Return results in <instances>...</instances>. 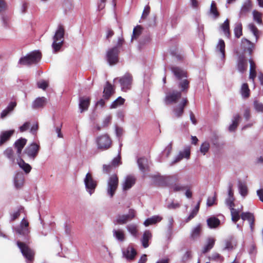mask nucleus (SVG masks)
I'll list each match as a JSON object with an SVG mask.
<instances>
[{
	"instance_id": "1",
	"label": "nucleus",
	"mask_w": 263,
	"mask_h": 263,
	"mask_svg": "<svg viewBox=\"0 0 263 263\" xmlns=\"http://www.w3.org/2000/svg\"><path fill=\"white\" fill-rule=\"evenodd\" d=\"M29 224L28 221L24 218L21 220L20 225L14 229V231L20 238L22 237L17 241V245L21 253L26 259L27 263H32L34 258V252L25 243L30 238V231Z\"/></svg>"
},
{
	"instance_id": "2",
	"label": "nucleus",
	"mask_w": 263,
	"mask_h": 263,
	"mask_svg": "<svg viewBox=\"0 0 263 263\" xmlns=\"http://www.w3.org/2000/svg\"><path fill=\"white\" fill-rule=\"evenodd\" d=\"M65 29L63 25L58 26L54 34L52 37L51 47L52 52L56 53L59 51L63 45L64 41Z\"/></svg>"
},
{
	"instance_id": "3",
	"label": "nucleus",
	"mask_w": 263,
	"mask_h": 263,
	"mask_svg": "<svg viewBox=\"0 0 263 263\" xmlns=\"http://www.w3.org/2000/svg\"><path fill=\"white\" fill-rule=\"evenodd\" d=\"M171 71L177 79L180 81L178 83V87L180 88L181 92H187L189 87V81L186 79V72L178 67H172Z\"/></svg>"
},
{
	"instance_id": "4",
	"label": "nucleus",
	"mask_w": 263,
	"mask_h": 263,
	"mask_svg": "<svg viewBox=\"0 0 263 263\" xmlns=\"http://www.w3.org/2000/svg\"><path fill=\"white\" fill-rule=\"evenodd\" d=\"M41 59V53L39 51H33L21 58L18 62L20 65H30L37 63Z\"/></svg>"
},
{
	"instance_id": "5",
	"label": "nucleus",
	"mask_w": 263,
	"mask_h": 263,
	"mask_svg": "<svg viewBox=\"0 0 263 263\" xmlns=\"http://www.w3.org/2000/svg\"><path fill=\"white\" fill-rule=\"evenodd\" d=\"M97 147L102 151H105L110 147L112 141L107 134H103L96 139Z\"/></svg>"
},
{
	"instance_id": "6",
	"label": "nucleus",
	"mask_w": 263,
	"mask_h": 263,
	"mask_svg": "<svg viewBox=\"0 0 263 263\" xmlns=\"http://www.w3.org/2000/svg\"><path fill=\"white\" fill-rule=\"evenodd\" d=\"M84 183L86 191L91 196L97 186V181L93 179L90 173H87L84 179Z\"/></svg>"
},
{
	"instance_id": "7",
	"label": "nucleus",
	"mask_w": 263,
	"mask_h": 263,
	"mask_svg": "<svg viewBox=\"0 0 263 263\" xmlns=\"http://www.w3.org/2000/svg\"><path fill=\"white\" fill-rule=\"evenodd\" d=\"M118 182V178L117 175H113L109 178L107 181L106 191L107 195L110 198L114 196L117 189Z\"/></svg>"
},
{
	"instance_id": "8",
	"label": "nucleus",
	"mask_w": 263,
	"mask_h": 263,
	"mask_svg": "<svg viewBox=\"0 0 263 263\" xmlns=\"http://www.w3.org/2000/svg\"><path fill=\"white\" fill-rule=\"evenodd\" d=\"M136 215V211L133 209H130L128 214H119L116 216L114 223L115 224H124L128 221L132 220Z\"/></svg>"
},
{
	"instance_id": "9",
	"label": "nucleus",
	"mask_w": 263,
	"mask_h": 263,
	"mask_svg": "<svg viewBox=\"0 0 263 263\" xmlns=\"http://www.w3.org/2000/svg\"><path fill=\"white\" fill-rule=\"evenodd\" d=\"M119 52V49L117 47L108 49L106 52V59L109 65H115L118 62Z\"/></svg>"
},
{
	"instance_id": "10",
	"label": "nucleus",
	"mask_w": 263,
	"mask_h": 263,
	"mask_svg": "<svg viewBox=\"0 0 263 263\" xmlns=\"http://www.w3.org/2000/svg\"><path fill=\"white\" fill-rule=\"evenodd\" d=\"M191 155V147L185 146L182 151H180L178 154L175 157L173 160L170 163V166H173L175 163L179 162L183 159H189Z\"/></svg>"
},
{
	"instance_id": "11",
	"label": "nucleus",
	"mask_w": 263,
	"mask_h": 263,
	"mask_svg": "<svg viewBox=\"0 0 263 263\" xmlns=\"http://www.w3.org/2000/svg\"><path fill=\"white\" fill-rule=\"evenodd\" d=\"M181 97V91L173 90L166 93L164 102L166 104L176 103Z\"/></svg>"
},
{
	"instance_id": "12",
	"label": "nucleus",
	"mask_w": 263,
	"mask_h": 263,
	"mask_svg": "<svg viewBox=\"0 0 263 263\" xmlns=\"http://www.w3.org/2000/svg\"><path fill=\"white\" fill-rule=\"evenodd\" d=\"M39 148V145L35 143H32L25 148L24 153L29 158L34 159L37 155Z\"/></svg>"
},
{
	"instance_id": "13",
	"label": "nucleus",
	"mask_w": 263,
	"mask_h": 263,
	"mask_svg": "<svg viewBox=\"0 0 263 263\" xmlns=\"http://www.w3.org/2000/svg\"><path fill=\"white\" fill-rule=\"evenodd\" d=\"M121 89L124 91L129 90L132 85V77L129 73H126L119 80Z\"/></svg>"
},
{
	"instance_id": "14",
	"label": "nucleus",
	"mask_w": 263,
	"mask_h": 263,
	"mask_svg": "<svg viewBox=\"0 0 263 263\" xmlns=\"http://www.w3.org/2000/svg\"><path fill=\"white\" fill-rule=\"evenodd\" d=\"M236 53L238 55L237 63L238 70L240 72L243 73L247 69V67H248L247 61L246 59L245 55H244V53L243 52L242 53H240L239 52L236 51Z\"/></svg>"
},
{
	"instance_id": "15",
	"label": "nucleus",
	"mask_w": 263,
	"mask_h": 263,
	"mask_svg": "<svg viewBox=\"0 0 263 263\" xmlns=\"http://www.w3.org/2000/svg\"><path fill=\"white\" fill-rule=\"evenodd\" d=\"M122 252L123 257L128 260H133L137 254V252L132 243L126 248H123Z\"/></svg>"
},
{
	"instance_id": "16",
	"label": "nucleus",
	"mask_w": 263,
	"mask_h": 263,
	"mask_svg": "<svg viewBox=\"0 0 263 263\" xmlns=\"http://www.w3.org/2000/svg\"><path fill=\"white\" fill-rule=\"evenodd\" d=\"M25 177L24 174L21 172H16L14 175L13 183L16 189H20L24 185Z\"/></svg>"
},
{
	"instance_id": "17",
	"label": "nucleus",
	"mask_w": 263,
	"mask_h": 263,
	"mask_svg": "<svg viewBox=\"0 0 263 263\" xmlns=\"http://www.w3.org/2000/svg\"><path fill=\"white\" fill-rule=\"evenodd\" d=\"M114 238L119 242H123L126 239V234L123 229L116 228H114L112 231Z\"/></svg>"
},
{
	"instance_id": "18",
	"label": "nucleus",
	"mask_w": 263,
	"mask_h": 263,
	"mask_svg": "<svg viewBox=\"0 0 263 263\" xmlns=\"http://www.w3.org/2000/svg\"><path fill=\"white\" fill-rule=\"evenodd\" d=\"M181 178L180 174H175L171 176L162 177V180L166 185L169 186L173 183H178Z\"/></svg>"
},
{
	"instance_id": "19",
	"label": "nucleus",
	"mask_w": 263,
	"mask_h": 263,
	"mask_svg": "<svg viewBox=\"0 0 263 263\" xmlns=\"http://www.w3.org/2000/svg\"><path fill=\"white\" fill-rule=\"evenodd\" d=\"M216 53L224 62L225 59V43L222 39L219 40L216 45Z\"/></svg>"
},
{
	"instance_id": "20",
	"label": "nucleus",
	"mask_w": 263,
	"mask_h": 263,
	"mask_svg": "<svg viewBox=\"0 0 263 263\" xmlns=\"http://www.w3.org/2000/svg\"><path fill=\"white\" fill-rule=\"evenodd\" d=\"M187 102V99L186 98H182L180 103L178 106L174 107L173 112L176 117L179 118L182 115L184 111V107L186 105Z\"/></svg>"
},
{
	"instance_id": "21",
	"label": "nucleus",
	"mask_w": 263,
	"mask_h": 263,
	"mask_svg": "<svg viewBox=\"0 0 263 263\" xmlns=\"http://www.w3.org/2000/svg\"><path fill=\"white\" fill-rule=\"evenodd\" d=\"M135 178L131 175L126 176L122 183L123 190L126 191L130 189L135 183Z\"/></svg>"
},
{
	"instance_id": "22",
	"label": "nucleus",
	"mask_w": 263,
	"mask_h": 263,
	"mask_svg": "<svg viewBox=\"0 0 263 263\" xmlns=\"http://www.w3.org/2000/svg\"><path fill=\"white\" fill-rule=\"evenodd\" d=\"M27 139L25 138H21L17 140L14 144V146L17 150V154L20 157L22 153V151L25 145L26 144Z\"/></svg>"
},
{
	"instance_id": "23",
	"label": "nucleus",
	"mask_w": 263,
	"mask_h": 263,
	"mask_svg": "<svg viewBox=\"0 0 263 263\" xmlns=\"http://www.w3.org/2000/svg\"><path fill=\"white\" fill-rule=\"evenodd\" d=\"M241 46L244 49V51L247 50L249 54L251 55L254 47V45L249 40L246 39H242L241 40Z\"/></svg>"
},
{
	"instance_id": "24",
	"label": "nucleus",
	"mask_w": 263,
	"mask_h": 263,
	"mask_svg": "<svg viewBox=\"0 0 263 263\" xmlns=\"http://www.w3.org/2000/svg\"><path fill=\"white\" fill-rule=\"evenodd\" d=\"M137 163L140 170L145 172L148 170V161L147 159L142 157L138 159Z\"/></svg>"
},
{
	"instance_id": "25",
	"label": "nucleus",
	"mask_w": 263,
	"mask_h": 263,
	"mask_svg": "<svg viewBox=\"0 0 263 263\" xmlns=\"http://www.w3.org/2000/svg\"><path fill=\"white\" fill-rule=\"evenodd\" d=\"M90 104V99L88 97H82L80 98L79 100V108L80 112L87 110L88 106Z\"/></svg>"
},
{
	"instance_id": "26",
	"label": "nucleus",
	"mask_w": 263,
	"mask_h": 263,
	"mask_svg": "<svg viewBox=\"0 0 263 263\" xmlns=\"http://www.w3.org/2000/svg\"><path fill=\"white\" fill-rule=\"evenodd\" d=\"M241 218L243 220H247L249 221L251 231L253 230V225L254 222V217L253 215L249 212H243L241 215Z\"/></svg>"
},
{
	"instance_id": "27",
	"label": "nucleus",
	"mask_w": 263,
	"mask_h": 263,
	"mask_svg": "<svg viewBox=\"0 0 263 263\" xmlns=\"http://www.w3.org/2000/svg\"><path fill=\"white\" fill-rule=\"evenodd\" d=\"M162 219V217L161 216L159 215H155L146 219L144 221L143 224L145 227H148L150 225L155 224L157 223L160 222Z\"/></svg>"
},
{
	"instance_id": "28",
	"label": "nucleus",
	"mask_w": 263,
	"mask_h": 263,
	"mask_svg": "<svg viewBox=\"0 0 263 263\" xmlns=\"http://www.w3.org/2000/svg\"><path fill=\"white\" fill-rule=\"evenodd\" d=\"M14 130H9L1 133L0 135V145H2L5 142L7 141L11 136L13 134Z\"/></svg>"
},
{
	"instance_id": "29",
	"label": "nucleus",
	"mask_w": 263,
	"mask_h": 263,
	"mask_svg": "<svg viewBox=\"0 0 263 263\" xmlns=\"http://www.w3.org/2000/svg\"><path fill=\"white\" fill-rule=\"evenodd\" d=\"M17 163L19 167L22 169L26 174H28L31 170V166L28 163H26L21 158L18 157L17 159Z\"/></svg>"
},
{
	"instance_id": "30",
	"label": "nucleus",
	"mask_w": 263,
	"mask_h": 263,
	"mask_svg": "<svg viewBox=\"0 0 263 263\" xmlns=\"http://www.w3.org/2000/svg\"><path fill=\"white\" fill-rule=\"evenodd\" d=\"M237 245V241L234 237H230L225 241L224 249L231 250L234 249Z\"/></svg>"
},
{
	"instance_id": "31",
	"label": "nucleus",
	"mask_w": 263,
	"mask_h": 263,
	"mask_svg": "<svg viewBox=\"0 0 263 263\" xmlns=\"http://www.w3.org/2000/svg\"><path fill=\"white\" fill-rule=\"evenodd\" d=\"M46 102V99L44 97H39L36 98L32 104V107L33 109H37L44 106Z\"/></svg>"
},
{
	"instance_id": "32",
	"label": "nucleus",
	"mask_w": 263,
	"mask_h": 263,
	"mask_svg": "<svg viewBox=\"0 0 263 263\" xmlns=\"http://www.w3.org/2000/svg\"><path fill=\"white\" fill-rule=\"evenodd\" d=\"M127 231L133 237L136 238L138 235V226L135 223H130L126 227Z\"/></svg>"
},
{
	"instance_id": "33",
	"label": "nucleus",
	"mask_w": 263,
	"mask_h": 263,
	"mask_svg": "<svg viewBox=\"0 0 263 263\" xmlns=\"http://www.w3.org/2000/svg\"><path fill=\"white\" fill-rule=\"evenodd\" d=\"M238 188L239 194L243 198H245L247 196L248 190L247 185L245 182L239 181L238 182Z\"/></svg>"
},
{
	"instance_id": "34",
	"label": "nucleus",
	"mask_w": 263,
	"mask_h": 263,
	"mask_svg": "<svg viewBox=\"0 0 263 263\" xmlns=\"http://www.w3.org/2000/svg\"><path fill=\"white\" fill-rule=\"evenodd\" d=\"M152 238V234L149 231H146L144 232L142 238L141 239V242L142 246L144 248H146L148 247V241Z\"/></svg>"
},
{
	"instance_id": "35",
	"label": "nucleus",
	"mask_w": 263,
	"mask_h": 263,
	"mask_svg": "<svg viewBox=\"0 0 263 263\" xmlns=\"http://www.w3.org/2000/svg\"><path fill=\"white\" fill-rule=\"evenodd\" d=\"M215 242V239L213 237H209L207 239L206 243L203 247L202 253H205L209 252L214 246Z\"/></svg>"
},
{
	"instance_id": "36",
	"label": "nucleus",
	"mask_w": 263,
	"mask_h": 263,
	"mask_svg": "<svg viewBox=\"0 0 263 263\" xmlns=\"http://www.w3.org/2000/svg\"><path fill=\"white\" fill-rule=\"evenodd\" d=\"M113 92L114 90L112 85L108 82H107L104 88L103 97L106 99H108L110 96L113 93Z\"/></svg>"
},
{
	"instance_id": "37",
	"label": "nucleus",
	"mask_w": 263,
	"mask_h": 263,
	"mask_svg": "<svg viewBox=\"0 0 263 263\" xmlns=\"http://www.w3.org/2000/svg\"><path fill=\"white\" fill-rule=\"evenodd\" d=\"M240 119V117L239 115L236 114L234 115L232 120V124L229 127V130L230 132H233L236 128Z\"/></svg>"
},
{
	"instance_id": "38",
	"label": "nucleus",
	"mask_w": 263,
	"mask_h": 263,
	"mask_svg": "<svg viewBox=\"0 0 263 263\" xmlns=\"http://www.w3.org/2000/svg\"><path fill=\"white\" fill-rule=\"evenodd\" d=\"M209 15L214 19L217 18L219 16V12L217 9L216 3L214 1H212L211 3Z\"/></svg>"
},
{
	"instance_id": "39",
	"label": "nucleus",
	"mask_w": 263,
	"mask_h": 263,
	"mask_svg": "<svg viewBox=\"0 0 263 263\" xmlns=\"http://www.w3.org/2000/svg\"><path fill=\"white\" fill-rule=\"evenodd\" d=\"M242 210V206H241L240 209H235L234 208L230 210L232 216V220L233 222H236L240 218L239 213Z\"/></svg>"
},
{
	"instance_id": "40",
	"label": "nucleus",
	"mask_w": 263,
	"mask_h": 263,
	"mask_svg": "<svg viewBox=\"0 0 263 263\" xmlns=\"http://www.w3.org/2000/svg\"><path fill=\"white\" fill-rule=\"evenodd\" d=\"M171 191L174 192H178L184 191L186 186L181 184L180 183H173L168 186Z\"/></svg>"
},
{
	"instance_id": "41",
	"label": "nucleus",
	"mask_w": 263,
	"mask_h": 263,
	"mask_svg": "<svg viewBox=\"0 0 263 263\" xmlns=\"http://www.w3.org/2000/svg\"><path fill=\"white\" fill-rule=\"evenodd\" d=\"M242 98L246 99L250 96V89L247 83H243L241 87L240 90Z\"/></svg>"
},
{
	"instance_id": "42",
	"label": "nucleus",
	"mask_w": 263,
	"mask_h": 263,
	"mask_svg": "<svg viewBox=\"0 0 263 263\" xmlns=\"http://www.w3.org/2000/svg\"><path fill=\"white\" fill-rule=\"evenodd\" d=\"M207 223L210 228H215L220 224V220L215 217H212L207 219Z\"/></svg>"
},
{
	"instance_id": "43",
	"label": "nucleus",
	"mask_w": 263,
	"mask_h": 263,
	"mask_svg": "<svg viewBox=\"0 0 263 263\" xmlns=\"http://www.w3.org/2000/svg\"><path fill=\"white\" fill-rule=\"evenodd\" d=\"M220 28L223 32L225 35L228 38L230 36V31L229 27V21L227 19L221 25Z\"/></svg>"
},
{
	"instance_id": "44",
	"label": "nucleus",
	"mask_w": 263,
	"mask_h": 263,
	"mask_svg": "<svg viewBox=\"0 0 263 263\" xmlns=\"http://www.w3.org/2000/svg\"><path fill=\"white\" fill-rule=\"evenodd\" d=\"M248 28L252 32L253 35L255 36L256 40V42L258 41L259 38V31L257 28V27L255 26V25L253 23H250L248 25Z\"/></svg>"
},
{
	"instance_id": "45",
	"label": "nucleus",
	"mask_w": 263,
	"mask_h": 263,
	"mask_svg": "<svg viewBox=\"0 0 263 263\" xmlns=\"http://www.w3.org/2000/svg\"><path fill=\"white\" fill-rule=\"evenodd\" d=\"M251 8V3L250 1L245 2L242 6L240 12L239 17L245 14L246 13L248 12Z\"/></svg>"
},
{
	"instance_id": "46",
	"label": "nucleus",
	"mask_w": 263,
	"mask_h": 263,
	"mask_svg": "<svg viewBox=\"0 0 263 263\" xmlns=\"http://www.w3.org/2000/svg\"><path fill=\"white\" fill-rule=\"evenodd\" d=\"M4 155L9 159L12 163L15 161L13 151L11 147L7 148L4 152Z\"/></svg>"
},
{
	"instance_id": "47",
	"label": "nucleus",
	"mask_w": 263,
	"mask_h": 263,
	"mask_svg": "<svg viewBox=\"0 0 263 263\" xmlns=\"http://www.w3.org/2000/svg\"><path fill=\"white\" fill-rule=\"evenodd\" d=\"M200 232L201 226L200 224H198L193 229L191 233V238L192 239L197 238L199 236Z\"/></svg>"
},
{
	"instance_id": "48",
	"label": "nucleus",
	"mask_w": 263,
	"mask_h": 263,
	"mask_svg": "<svg viewBox=\"0 0 263 263\" xmlns=\"http://www.w3.org/2000/svg\"><path fill=\"white\" fill-rule=\"evenodd\" d=\"M235 36L237 38H239L242 35V25L240 23L235 24L234 29Z\"/></svg>"
},
{
	"instance_id": "49",
	"label": "nucleus",
	"mask_w": 263,
	"mask_h": 263,
	"mask_svg": "<svg viewBox=\"0 0 263 263\" xmlns=\"http://www.w3.org/2000/svg\"><path fill=\"white\" fill-rule=\"evenodd\" d=\"M253 20L254 21H255L257 24L261 25L262 24V19H261V16L262 14L254 10L253 11Z\"/></svg>"
},
{
	"instance_id": "50",
	"label": "nucleus",
	"mask_w": 263,
	"mask_h": 263,
	"mask_svg": "<svg viewBox=\"0 0 263 263\" xmlns=\"http://www.w3.org/2000/svg\"><path fill=\"white\" fill-rule=\"evenodd\" d=\"M125 100L121 97H118L116 100H115L111 104L110 107L112 108H115L120 106L124 103Z\"/></svg>"
},
{
	"instance_id": "51",
	"label": "nucleus",
	"mask_w": 263,
	"mask_h": 263,
	"mask_svg": "<svg viewBox=\"0 0 263 263\" xmlns=\"http://www.w3.org/2000/svg\"><path fill=\"white\" fill-rule=\"evenodd\" d=\"M142 28L140 26H137L135 27L133 32V35L132 36V41L134 39H136L141 33Z\"/></svg>"
},
{
	"instance_id": "52",
	"label": "nucleus",
	"mask_w": 263,
	"mask_h": 263,
	"mask_svg": "<svg viewBox=\"0 0 263 263\" xmlns=\"http://www.w3.org/2000/svg\"><path fill=\"white\" fill-rule=\"evenodd\" d=\"M210 144L208 142H203L200 148V151L202 154L205 155L209 150Z\"/></svg>"
},
{
	"instance_id": "53",
	"label": "nucleus",
	"mask_w": 263,
	"mask_h": 263,
	"mask_svg": "<svg viewBox=\"0 0 263 263\" xmlns=\"http://www.w3.org/2000/svg\"><path fill=\"white\" fill-rule=\"evenodd\" d=\"M254 107L256 111L259 112H263V104L257 101L254 102Z\"/></svg>"
},
{
	"instance_id": "54",
	"label": "nucleus",
	"mask_w": 263,
	"mask_h": 263,
	"mask_svg": "<svg viewBox=\"0 0 263 263\" xmlns=\"http://www.w3.org/2000/svg\"><path fill=\"white\" fill-rule=\"evenodd\" d=\"M234 197L227 198L226 199V204L231 210L234 208Z\"/></svg>"
},
{
	"instance_id": "55",
	"label": "nucleus",
	"mask_w": 263,
	"mask_h": 263,
	"mask_svg": "<svg viewBox=\"0 0 263 263\" xmlns=\"http://www.w3.org/2000/svg\"><path fill=\"white\" fill-rule=\"evenodd\" d=\"M30 123L29 122L24 123L22 126L19 127L20 132L23 133L28 130L30 127Z\"/></svg>"
},
{
	"instance_id": "56",
	"label": "nucleus",
	"mask_w": 263,
	"mask_h": 263,
	"mask_svg": "<svg viewBox=\"0 0 263 263\" xmlns=\"http://www.w3.org/2000/svg\"><path fill=\"white\" fill-rule=\"evenodd\" d=\"M168 224H167V229L168 231L170 233H172L173 227V223H174V219L172 217H169L168 218Z\"/></svg>"
},
{
	"instance_id": "57",
	"label": "nucleus",
	"mask_w": 263,
	"mask_h": 263,
	"mask_svg": "<svg viewBox=\"0 0 263 263\" xmlns=\"http://www.w3.org/2000/svg\"><path fill=\"white\" fill-rule=\"evenodd\" d=\"M216 198V197L215 194L213 197H208V198L207 199V201H206V205L208 206H211L213 205L215 203Z\"/></svg>"
},
{
	"instance_id": "58",
	"label": "nucleus",
	"mask_w": 263,
	"mask_h": 263,
	"mask_svg": "<svg viewBox=\"0 0 263 263\" xmlns=\"http://www.w3.org/2000/svg\"><path fill=\"white\" fill-rule=\"evenodd\" d=\"M113 166L111 164L106 165L103 166V172L105 173L109 174L112 170Z\"/></svg>"
},
{
	"instance_id": "59",
	"label": "nucleus",
	"mask_w": 263,
	"mask_h": 263,
	"mask_svg": "<svg viewBox=\"0 0 263 263\" xmlns=\"http://www.w3.org/2000/svg\"><path fill=\"white\" fill-rule=\"evenodd\" d=\"M180 206V204L179 203H178V202L175 203L174 202H172L167 205V208L168 209H176L179 208Z\"/></svg>"
},
{
	"instance_id": "60",
	"label": "nucleus",
	"mask_w": 263,
	"mask_h": 263,
	"mask_svg": "<svg viewBox=\"0 0 263 263\" xmlns=\"http://www.w3.org/2000/svg\"><path fill=\"white\" fill-rule=\"evenodd\" d=\"M7 4L4 0H0V12L5 11L7 9Z\"/></svg>"
},
{
	"instance_id": "61",
	"label": "nucleus",
	"mask_w": 263,
	"mask_h": 263,
	"mask_svg": "<svg viewBox=\"0 0 263 263\" xmlns=\"http://www.w3.org/2000/svg\"><path fill=\"white\" fill-rule=\"evenodd\" d=\"M37 86L40 88L45 90L47 88L48 85L46 81H41L37 82Z\"/></svg>"
},
{
	"instance_id": "62",
	"label": "nucleus",
	"mask_w": 263,
	"mask_h": 263,
	"mask_svg": "<svg viewBox=\"0 0 263 263\" xmlns=\"http://www.w3.org/2000/svg\"><path fill=\"white\" fill-rule=\"evenodd\" d=\"M120 157L119 155L117 157L115 158L111 161V164L112 166H116L120 164Z\"/></svg>"
},
{
	"instance_id": "63",
	"label": "nucleus",
	"mask_w": 263,
	"mask_h": 263,
	"mask_svg": "<svg viewBox=\"0 0 263 263\" xmlns=\"http://www.w3.org/2000/svg\"><path fill=\"white\" fill-rule=\"evenodd\" d=\"M150 7L148 6H146L143 11L142 15V18H145L149 13Z\"/></svg>"
},
{
	"instance_id": "64",
	"label": "nucleus",
	"mask_w": 263,
	"mask_h": 263,
	"mask_svg": "<svg viewBox=\"0 0 263 263\" xmlns=\"http://www.w3.org/2000/svg\"><path fill=\"white\" fill-rule=\"evenodd\" d=\"M116 136L120 138L123 134V129L121 127H116Z\"/></svg>"
}]
</instances>
